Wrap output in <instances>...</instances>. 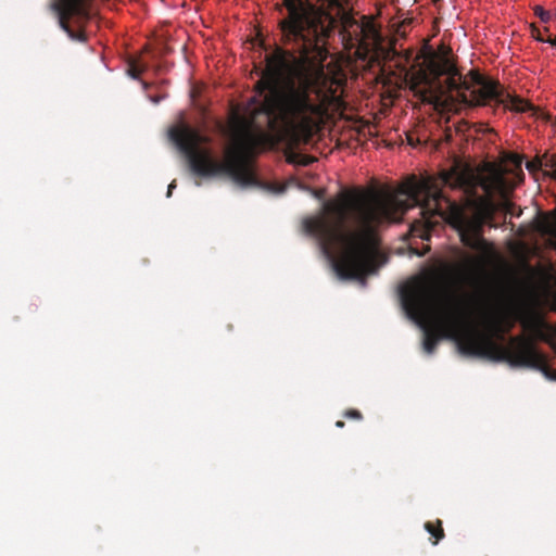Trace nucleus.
Returning a JSON list of instances; mask_svg holds the SVG:
<instances>
[{"instance_id": "9d476101", "label": "nucleus", "mask_w": 556, "mask_h": 556, "mask_svg": "<svg viewBox=\"0 0 556 556\" xmlns=\"http://www.w3.org/2000/svg\"><path fill=\"white\" fill-rule=\"evenodd\" d=\"M531 34L535 40L542 41V42L545 41V39L541 36L540 29L533 27L531 30Z\"/></svg>"}, {"instance_id": "7ed1b4c3", "label": "nucleus", "mask_w": 556, "mask_h": 556, "mask_svg": "<svg viewBox=\"0 0 556 556\" xmlns=\"http://www.w3.org/2000/svg\"><path fill=\"white\" fill-rule=\"evenodd\" d=\"M405 63L404 67H409L407 75L410 74L412 79L417 85H424L425 88L435 87L437 84H441L439 79L445 77L448 88L455 91L456 97L468 105L503 102L502 91L497 83L483 77L479 73L462 76L447 55L431 48H426L415 58H413V52H407Z\"/></svg>"}, {"instance_id": "9b49d317", "label": "nucleus", "mask_w": 556, "mask_h": 556, "mask_svg": "<svg viewBox=\"0 0 556 556\" xmlns=\"http://www.w3.org/2000/svg\"><path fill=\"white\" fill-rule=\"evenodd\" d=\"M164 98H165V96H150L149 97L150 101L154 104L160 103Z\"/></svg>"}, {"instance_id": "f8f14e48", "label": "nucleus", "mask_w": 556, "mask_h": 556, "mask_svg": "<svg viewBox=\"0 0 556 556\" xmlns=\"http://www.w3.org/2000/svg\"><path fill=\"white\" fill-rule=\"evenodd\" d=\"M346 416L353 418H361V413L358 410L352 409L346 413Z\"/></svg>"}, {"instance_id": "20e7f679", "label": "nucleus", "mask_w": 556, "mask_h": 556, "mask_svg": "<svg viewBox=\"0 0 556 556\" xmlns=\"http://www.w3.org/2000/svg\"><path fill=\"white\" fill-rule=\"evenodd\" d=\"M97 0H51L60 27L72 40L84 42L87 37L83 25L92 16Z\"/></svg>"}, {"instance_id": "39448f33", "label": "nucleus", "mask_w": 556, "mask_h": 556, "mask_svg": "<svg viewBox=\"0 0 556 556\" xmlns=\"http://www.w3.org/2000/svg\"><path fill=\"white\" fill-rule=\"evenodd\" d=\"M425 528L432 536L435 538V540L433 541L434 545L438 544L439 540L442 539L444 535L442 523L440 520L438 521V527H434L431 522H427L425 525Z\"/></svg>"}, {"instance_id": "0eeeda50", "label": "nucleus", "mask_w": 556, "mask_h": 556, "mask_svg": "<svg viewBox=\"0 0 556 556\" xmlns=\"http://www.w3.org/2000/svg\"><path fill=\"white\" fill-rule=\"evenodd\" d=\"M510 109L518 112H526L528 109H530V104L521 99L514 98L510 100Z\"/></svg>"}, {"instance_id": "423d86ee", "label": "nucleus", "mask_w": 556, "mask_h": 556, "mask_svg": "<svg viewBox=\"0 0 556 556\" xmlns=\"http://www.w3.org/2000/svg\"><path fill=\"white\" fill-rule=\"evenodd\" d=\"M534 14L543 22V23H547L552 20L553 17V13H551L549 11H546L544 10V8H542L541 5H536L534 8ZM555 17H556V12L554 13Z\"/></svg>"}, {"instance_id": "f03ea898", "label": "nucleus", "mask_w": 556, "mask_h": 556, "mask_svg": "<svg viewBox=\"0 0 556 556\" xmlns=\"http://www.w3.org/2000/svg\"><path fill=\"white\" fill-rule=\"evenodd\" d=\"M401 306L408 319L424 332L422 348L432 354L440 339L455 341L465 356L485 357L542 370L556 379L547 358L538 351L535 341L549 342L553 327L540 314L523 318L528 336H505L514 327V319L502 308L498 298L488 296L477 316L471 305L462 298L440 294L434 277L424 273L412 277L400 287Z\"/></svg>"}, {"instance_id": "2eb2a0df", "label": "nucleus", "mask_w": 556, "mask_h": 556, "mask_svg": "<svg viewBox=\"0 0 556 556\" xmlns=\"http://www.w3.org/2000/svg\"><path fill=\"white\" fill-rule=\"evenodd\" d=\"M176 188V184L175 181H172L168 186V190H167V197H170L172 195V192L173 190Z\"/></svg>"}, {"instance_id": "f3484780", "label": "nucleus", "mask_w": 556, "mask_h": 556, "mask_svg": "<svg viewBox=\"0 0 556 556\" xmlns=\"http://www.w3.org/2000/svg\"><path fill=\"white\" fill-rule=\"evenodd\" d=\"M336 426H337V427H339V428H341V427H343V426H344V422H343V421H337Z\"/></svg>"}, {"instance_id": "1a4fd4ad", "label": "nucleus", "mask_w": 556, "mask_h": 556, "mask_svg": "<svg viewBox=\"0 0 556 556\" xmlns=\"http://www.w3.org/2000/svg\"><path fill=\"white\" fill-rule=\"evenodd\" d=\"M265 189L274 193H282L286 188L283 186H278L276 184H267L265 186Z\"/></svg>"}, {"instance_id": "ddd939ff", "label": "nucleus", "mask_w": 556, "mask_h": 556, "mask_svg": "<svg viewBox=\"0 0 556 556\" xmlns=\"http://www.w3.org/2000/svg\"><path fill=\"white\" fill-rule=\"evenodd\" d=\"M429 250H430V247H429V245H425V248L422 249V251L414 250V253H415V254H417V255H424V254H426Z\"/></svg>"}, {"instance_id": "f257e3e1", "label": "nucleus", "mask_w": 556, "mask_h": 556, "mask_svg": "<svg viewBox=\"0 0 556 556\" xmlns=\"http://www.w3.org/2000/svg\"><path fill=\"white\" fill-rule=\"evenodd\" d=\"M511 188L496 167L481 175L455 162L438 177L412 176L397 189H346L326 201L320 214L305 218L303 231L316 239L339 279L364 283L365 276L386 262L377 230L399 222L408 208H419V218L410 224L412 237L428 241L437 226L447 223L466 247L484 251L482 228L497 210L495 199L507 204Z\"/></svg>"}, {"instance_id": "dca6fc26", "label": "nucleus", "mask_w": 556, "mask_h": 556, "mask_svg": "<svg viewBox=\"0 0 556 556\" xmlns=\"http://www.w3.org/2000/svg\"><path fill=\"white\" fill-rule=\"evenodd\" d=\"M544 42H547V43H549V45H552L553 47L556 48V38L549 37V38L545 39Z\"/></svg>"}, {"instance_id": "4468645a", "label": "nucleus", "mask_w": 556, "mask_h": 556, "mask_svg": "<svg viewBox=\"0 0 556 556\" xmlns=\"http://www.w3.org/2000/svg\"><path fill=\"white\" fill-rule=\"evenodd\" d=\"M538 166H539V165H538V162H528V163H527V168H528L529 170H534Z\"/></svg>"}, {"instance_id": "6e6552de", "label": "nucleus", "mask_w": 556, "mask_h": 556, "mask_svg": "<svg viewBox=\"0 0 556 556\" xmlns=\"http://www.w3.org/2000/svg\"><path fill=\"white\" fill-rule=\"evenodd\" d=\"M141 70L139 68L138 65L136 64H131L128 68V75L134 78V79H138L140 74H141Z\"/></svg>"}]
</instances>
